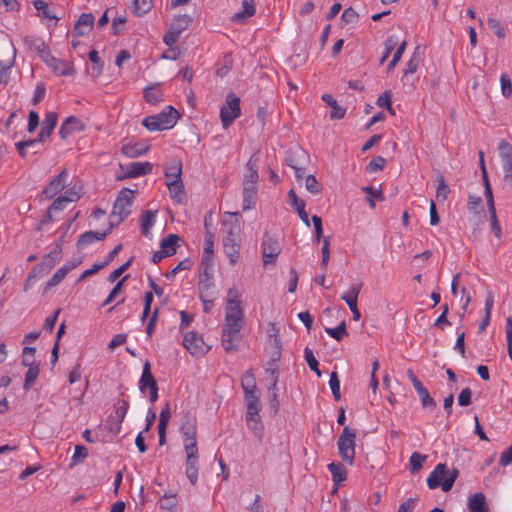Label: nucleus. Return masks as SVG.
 I'll return each mask as SVG.
<instances>
[{
    "instance_id": "dca6fc26",
    "label": "nucleus",
    "mask_w": 512,
    "mask_h": 512,
    "mask_svg": "<svg viewBox=\"0 0 512 512\" xmlns=\"http://www.w3.org/2000/svg\"><path fill=\"white\" fill-rule=\"evenodd\" d=\"M85 124L74 116L66 118L59 129V136L62 140H66L69 135L76 131H83Z\"/></svg>"
},
{
    "instance_id": "c756f323",
    "label": "nucleus",
    "mask_w": 512,
    "mask_h": 512,
    "mask_svg": "<svg viewBox=\"0 0 512 512\" xmlns=\"http://www.w3.org/2000/svg\"><path fill=\"white\" fill-rule=\"evenodd\" d=\"M328 470L332 474L333 482L338 485L344 482L347 478V469L340 462H332L328 465Z\"/></svg>"
},
{
    "instance_id": "cd10ccee",
    "label": "nucleus",
    "mask_w": 512,
    "mask_h": 512,
    "mask_svg": "<svg viewBox=\"0 0 512 512\" xmlns=\"http://www.w3.org/2000/svg\"><path fill=\"white\" fill-rule=\"evenodd\" d=\"M149 149H150L149 145L135 143V144L123 145L121 148V151L124 155H126L129 158H137V157L147 153Z\"/></svg>"
},
{
    "instance_id": "4d7b16f0",
    "label": "nucleus",
    "mask_w": 512,
    "mask_h": 512,
    "mask_svg": "<svg viewBox=\"0 0 512 512\" xmlns=\"http://www.w3.org/2000/svg\"><path fill=\"white\" fill-rule=\"evenodd\" d=\"M89 60L94 64L92 71L94 76H99L102 72L103 63L100 61L98 52L92 50L88 54Z\"/></svg>"
},
{
    "instance_id": "a211bd4d",
    "label": "nucleus",
    "mask_w": 512,
    "mask_h": 512,
    "mask_svg": "<svg viewBox=\"0 0 512 512\" xmlns=\"http://www.w3.org/2000/svg\"><path fill=\"white\" fill-rule=\"evenodd\" d=\"M244 393V399L246 402L247 410H250V414L256 412V406H260V395L259 390L257 388V384L250 385L248 387H242Z\"/></svg>"
},
{
    "instance_id": "7ed1b4c3",
    "label": "nucleus",
    "mask_w": 512,
    "mask_h": 512,
    "mask_svg": "<svg viewBox=\"0 0 512 512\" xmlns=\"http://www.w3.org/2000/svg\"><path fill=\"white\" fill-rule=\"evenodd\" d=\"M458 476V468L447 470L446 464L439 463L428 476L427 486L429 489H435L441 486L443 492H448L452 489Z\"/></svg>"
},
{
    "instance_id": "6e6d98bb",
    "label": "nucleus",
    "mask_w": 512,
    "mask_h": 512,
    "mask_svg": "<svg viewBox=\"0 0 512 512\" xmlns=\"http://www.w3.org/2000/svg\"><path fill=\"white\" fill-rule=\"evenodd\" d=\"M406 46H407V42L406 41H403L399 47L397 48V50L395 51L394 55H393V58L392 60L389 62L388 66H387V72H390L392 71L396 65L398 64V62L400 61L405 49H406Z\"/></svg>"
},
{
    "instance_id": "09e8293b",
    "label": "nucleus",
    "mask_w": 512,
    "mask_h": 512,
    "mask_svg": "<svg viewBox=\"0 0 512 512\" xmlns=\"http://www.w3.org/2000/svg\"><path fill=\"white\" fill-rule=\"evenodd\" d=\"M81 190H82L81 186L74 184L72 187H70L69 189H67L65 191V193H64V195H62V197L65 198V200L68 203L76 202L81 198V195H82Z\"/></svg>"
},
{
    "instance_id": "c03bdc74",
    "label": "nucleus",
    "mask_w": 512,
    "mask_h": 512,
    "mask_svg": "<svg viewBox=\"0 0 512 512\" xmlns=\"http://www.w3.org/2000/svg\"><path fill=\"white\" fill-rule=\"evenodd\" d=\"M304 358L309 366V368L318 376H321V371L319 370V362L315 358L313 351L310 348H305L304 350Z\"/></svg>"
},
{
    "instance_id": "774afa93",
    "label": "nucleus",
    "mask_w": 512,
    "mask_h": 512,
    "mask_svg": "<svg viewBox=\"0 0 512 512\" xmlns=\"http://www.w3.org/2000/svg\"><path fill=\"white\" fill-rule=\"evenodd\" d=\"M133 258H130L125 263H123L120 267L115 269L108 276V281L113 283L115 282L121 275L124 273L132 264Z\"/></svg>"
},
{
    "instance_id": "6e6552de",
    "label": "nucleus",
    "mask_w": 512,
    "mask_h": 512,
    "mask_svg": "<svg viewBox=\"0 0 512 512\" xmlns=\"http://www.w3.org/2000/svg\"><path fill=\"white\" fill-rule=\"evenodd\" d=\"M223 247L224 252L229 259V263L231 265H235L239 260V251L241 247L238 227H230L227 235L223 239Z\"/></svg>"
},
{
    "instance_id": "3c124183",
    "label": "nucleus",
    "mask_w": 512,
    "mask_h": 512,
    "mask_svg": "<svg viewBox=\"0 0 512 512\" xmlns=\"http://www.w3.org/2000/svg\"><path fill=\"white\" fill-rule=\"evenodd\" d=\"M281 358V353L279 351H274L272 353L271 359L269 360L266 368V372L270 373L271 376H278L279 367L278 362Z\"/></svg>"
},
{
    "instance_id": "a18cd8bd",
    "label": "nucleus",
    "mask_w": 512,
    "mask_h": 512,
    "mask_svg": "<svg viewBox=\"0 0 512 512\" xmlns=\"http://www.w3.org/2000/svg\"><path fill=\"white\" fill-rule=\"evenodd\" d=\"M88 457V449L83 445H76L71 459L70 467L83 462Z\"/></svg>"
},
{
    "instance_id": "58836bf2",
    "label": "nucleus",
    "mask_w": 512,
    "mask_h": 512,
    "mask_svg": "<svg viewBox=\"0 0 512 512\" xmlns=\"http://www.w3.org/2000/svg\"><path fill=\"white\" fill-rule=\"evenodd\" d=\"M427 456L422 455L418 452L412 453L409 459V469L412 474L417 473L423 466V463L426 461Z\"/></svg>"
},
{
    "instance_id": "aec40b11",
    "label": "nucleus",
    "mask_w": 512,
    "mask_h": 512,
    "mask_svg": "<svg viewBox=\"0 0 512 512\" xmlns=\"http://www.w3.org/2000/svg\"><path fill=\"white\" fill-rule=\"evenodd\" d=\"M288 197H289L291 206H293L295 208V210L297 211L302 222L307 227H310L309 217H308L307 212L305 211V206H306L305 201L303 199L298 198L293 189H290L288 191Z\"/></svg>"
},
{
    "instance_id": "de8ad7c7",
    "label": "nucleus",
    "mask_w": 512,
    "mask_h": 512,
    "mask_svg": "<svg viewBox=\"0 0 512 512\" xmlns=\"http://www.w3.org/2000/svg\"><path fill=\"white\" fill-rule=\"evenodd\" d=\"M129 408V402L126 399H119L115 404V417L119 423L123 422Z\"/></svg>"
},
{
    "instance_id": "e433bc0d",
    "label": "nucleus",
    "mask_w": 512,
    "mask_h": 512,
    "mask_svg": "<svg viewBox=\"0 0 512 512\" xmlns=\"http://www.w3.org/2000/svg\"><path fill=\"white\" fill-rule=\"evenodd\" d=\"M192 21V18L188 15H179L177 16L173 23L171 24L170 28L174 31H176L178 34H181L184 30L188 28Z\"/></svg>"
},
{
    "instance_id": "37998d69",
    "label": "nucleus",
    "mask_w": 512,
    "mask_h": 512,
    "mask_svg": "<svg viewBox=\"0 0 512 512\" xmlns=\"http://www.w3.org/2000/svg\"><path fill=\"white\" fill-rule=\"evenodd\" d=\"M419 46L415 49V52L413 53L412 57L407 63V68L404 70V77H407L409 74H413L417 71L420 62L421 57L418 54Z\"/></svg>"
},
{
    "instance_id": "4c0bfd02",
    "label": "nucleus",
    "mask_w": 512,
    "mask_h": 512,
    "mask_svg": "<svg viewBox=\"0 0 512 512\" xmlns=\"http://www.w3.org/2000/svg\"><path fill=\"white\" fill-rule=\"evenodd\" d=\"M66 275L67 269L62 267L59 268L46 283L43 294H46L51 288L57 286L66 277Z\"/></svg>"
},
{
    "instance_id": "79ce46f5",
    "label": "nucleus",
    "mask_w": 512,
    "mask_h": 512,
    "mask_svg": "<svg viewBox=\"0 0 512 512\" xmlns=\"http://www.w3.org/2000/svg\"><path fill=\"white\" fill-rule=\"evenodd\" d=\"M152 8V0H134L133 13L136 16H143Z\"/></svg>"
},
{
    "instance_id": "39448f33",
    "label": "nucleus",
    "mask_w": 512,
    "mask_h": 512,
    "mask_svg": "<svg viewBox=\"0 0 512 512\" xmlns=\"http://www.w3.org/2000/svg\"><path fill=\"white\" fill-rule=\"evenodd\" d=\"M134 197L135 191L128 188H123L119 192L110 215V221H114V227L118 226L130 215Z\"/></svg>"
},
{
    "instance_id": "9b49d317",
    "label": "nucleus",
    "mask_w": 512,
    "mask_h": 512,
    "mask_svg": "<svg viewBox=\"0 0 512 512\" xmlns=\"http://www.w3.org/2000/svg\"><path fill=\"white\" fill-rule=\"evenodd\" d=\"M152 164L150 162H132L127 165L126 170L119 176L117 180H123L127 178H136L142 175L151 173Z\"/></svg>"
},
{
    "instance_id": "bb28decb",
    "label": "nucleus",
    "mask_w": 512,
    "mask_h": 512,
    "mask_svg": "<svg viewBox=\"0 0 512 512\" xmlns=\"http://www.w3.org/2000/svg\"><path fill=\"white\" fill-rule=\"evenodd\" d=\"M145 100L152 105H156L163 101V92L160 88V84H152L146 87L143 91Z\"/></svg>"
},
{
    "instance_id": "ea45409f",
    "label": "nucleus",
    "mask_w": 512,
    "mask_h": 512,
    "mask_svg": "<svg viewBox=\"0 0 512 512\" xmlns=\"http://www.w3.org/2000/svg\"><path fill=\"white\" fill-rule=\"evenodd\" d=\"M325 332L337 341H341L344 337L348 336L344 320L335 328H325Z\"/></svg>"
},
{
    "instance_id": "603ef678",
    "label": "nucleus",
    "mask_w": 512,
    "mask_h": 512,
    "mask_svg": "<svg viewBox=\"0 0 512 512\" xmlns=\"http://www.w3.org/2000/svg\"><path fill=\"white\" fill-rule=\"evenodd\" d=\"M437 182H438V186H437V190H436V198L438 200L445 201L448 197V194L450 193V189H449L448 185L446 184L443 176H441V175L438 176Z\"/></svg>"
},
{
    "instance_id": "9d476101",
    "label": "nucleus",
    "mask_w": 512,
    "mask_h": 512,
    "mask_svg": "<svg viewBox=\"0 0 512 512\" xmlns=\"http://www.w3.org/2000/svg\"><path fill=\"white\" fill-rule=\"evenodd\" d=\"M279 253L280 246L278 241L266 233L262 242V256L264 266L269 263H274Z\"/></svg>"
},
{
    "instance_id": "338daca9",
    "label": "nucleus",
    "mask_w": 512,
    "mask_h": 512,
    "mask_svg": "<svg viewBox=\"0 0 512 512\" xmlns=\"http://www.w3.org/2000/svg\"><path fill=\"white\" fill-rule=\"evenodd\" d=\"M501 161L512 158V145L506 140H501L498 147Z\"/></svg>"
},
{
    "instance_id": "f704fd0d",
    "label": "nucleus",
    "mask_w": 512,
    "mask_h": 512,
    "mask_svg": "<svg viewBox=\"0 0 512 512\" xmlns=\"http://www.w3.org/2000/svg\"><path fill=\"white\" fill-rule=\"evenodd\" d=\"M180 237L177 234H169L166 238L160 242L161 250H167L168 256H172L176 253V245Z\"/></svg>"
},
{
    "instance_id": "a19ab883",
    "label": "nucleus",
    "mask_w": 512,
    "mask_h": 512,
    "mask_svg": "<svg viewBox=\"0 0 512 512\" xmlns=\"http://www.w3.org/2000/svg\"><path fill=\"white\" fill-rule=\"evenodd\" d=\"M177 504V496L174 493H165L159 500V508L161 510L176 508Z\"/></svg>"
},
{
    "instance_id": "4468645a",
    "label": "nucleus",
    "mask_w": 512,
    "mask_h": 512,
    "mask_svg": "<svg viewBox=\"0 0 512 512\" xmlns=\"http://www.w3.org/2000/svg\"><path fill=\"white\" fill-rule=\"evenodd\" d=\"M261 410V405L256 406V412L255 414H250V410H247L246 412V422L247 426L252 430L255 437L258 439L259 442L263 441L264 438V426L261 422V418L259 415V412Z\"/></svg>"
},
{
    "instance_id": "7c9ffc66",
    "label": "nucleus",
    "mask_w": 512,
    "mask_h": 512,
    "mask_svg": "<svg viewBox=\"0 0 512 512\" xmlns=\"http://www.w3.org/2000/svg\"><path fill=\"white\" fill-rule=\"evenodd\" d=\"M362 285V283L353 284L347 293L341 295V299L346 302L350 310L357 307V300L362 289Z\"/></svg>"
},
{
    "instance_id": "4be33fe9",
    "label": "nucleus",
    "mask_w": 512,
    "mask_h": 512,
    "mask_svg": "<svg viewBox=\"0 0 512 512\" xmlns=\"http://www.w3.org/2000/svg\"><path fill=\"white\" fill-rule=\"evenodd\" d=\"M257 191V184L243 182V210H249L254 207Z\"/></svg>"
},
{
    "instance_id": "412c9836",
    "label": "nucleus",
    "mask_w": 512,
    "mask_h": 512,
    "mask_svg": "<svg viewBox=\"0 0 512 512\" xmlns=\"http://www.w3.org/2000/svg\"><path fill=\"white\" fill-rule=\"evenodd\" d=\"M242 7H243L242 11L235 13L231 17V21L233 23L244 22L247 19H249L250 17H252L256 12L255 3L253 0H244L242 2Z\"/></svg>"
},
{
    "instance_id": "e2e57ef3",
    "label": "nucleus",
    "mask_w": 512,
    "mask_h": 512,
    "mask_svg": "<svg viewBox=\"0 0 512 512\" xmlns=\"http://www.w3.org/2000/svg\"><path fill=\"white\" fill-rule=\"evenodd\" d=\"M501 91L505 98H509L512 94L511 79L508 74L503 73L500 77Z\"/></svg>"
},
{
    "instance_id": "2eb2a0df",
    "label": "nucleus",
    "mask_w": 512,
    "mask_h": 512,
    "mask_svg": "<svg viewBox=\"0 0 512 512\" xmlns=\"http://www.w3.org/2000/svg\"><path fill=\"white\" fill-rule=\"evenodd\" d=\"M94 16L92 13H82L73 28V36L80 37L88 34L94 25Z\"/></svg>"
},
{
    "instance_id": "bf43d9fd",
    "label": "nucleus",
    "mask_w": 512,
    "mask_h": 512,
    "mask_svg": "<svg viewBox=\"0 0 512 512\" xmlns=\"http://www.w3.org/2000/svg\"><path fill=\"white\" fill-rule=\"evenodd\" d=\"M420 397V401L423 408H429V409H435L436 408V402L435 400L430 396L429 391L425 388L421 392L418 393Z\"/></svg>"
},
{
    "instance_id": "ddd939ff",
    "label": "nucleus",
    "mask_w": 512,
    "mask_h": 512,
    "mask_svg": "<svg viewBox=\"0 0 512 512\" xmlns=\"http://www.w3.org/2000/svg\"><path fill=\"white\" fill-rule=\"evenodd\" d=\"M67 176L68 172L66 169H63L57 176H55L43 190L45 197L52 199L62 191L65 187Z\"/></svg>"
},
{
    "instance_id": "f03ea898",
    "label": "nucleus",
    "mask_w": 512,
    "mask_h": 512,
    "mask_svg": "<svg viewBox=\"0 0 512 512\" xmlns=\"http://www.w3.org/2000/svg\"><path fill=\"white\" fill-rule=\"evenodd\" d=\"M180 433L186 452L185 474L190 483L195 485L198 479L197 419L190 411L183 413Z\"/></svg>"
},
{
    "instance_id": "72a5a7b5",
    "label": "nucleus",
    "mask_w": 512,
    "mask_h": 512,
    "mask_svg": "<svg viewBox=\"0 0 512 512\" xmlns=\"http://www.w3.org/2000/svg\"><path fill=\"white\" fill-rule=\"evenodd\" d=\"M198 290L200 298H216L215 285L212 280H199Z\"/></svg>"
},
{
    "instance_id": "c9c22d12",
    "label": "nucleus",
    "mask_w": 512,
    "mask_h": 512,
    "mask_svg": "<svg viewBox=\"0 0 512 512\" xmlns=\"http://www.w3.org/2000/svg\"><path fill=\"white\" fill-rule=\"evenodd\" d=\"M40 365H33L32 367L28 368V371L25 374L23 389L25 391H28L36 382L38 376H39V369Z\"/></svg>"
},
{
    "instance_id": "20e7f679",
    "label": "nucleus",
    "mask_w": 512,
    "mask_h": 512,
    "mask_svg": "<svg viewBox=\"0 0 512 512\" xmlns=\"http://www.w3.org/2000/svg\"><path fill=\"white\" fill-rule=\"evenodd\" d=\"M179 117L178 110L172 106H167L162 112L145 117L142 124L149 131H161L174 127Z\"/></svg>"
},
{
    "instance_id": "a878e982",
    "label": "nucleus",
    "mask_w": 512,
    "mask_h": 512,
    "mask_svg": "<svg viewBox=\"0 0 512 512\" xmlns=\"http://www.w3.org/2000/svg\"><path fill=\"white\" fill-rule=\"evenodd\" d=\"M202 338H199L195 332H188L183 338L184 347L192 354H198L201 350Z\"/></svg>"
},
{
    "instance_id": "c85d7f7f",
    "label": "nucleus",
    "mask_w": 512,
    "mask_h": 512,
    "mask_svg": "<svg viewBox=\"0 0 512 512\" xmlns=\"http://www.w3.org/2000/svg\"><path fill=\"white\" fill-rule=\"evenodd\" d=\"M322 100L327 103L331 108V120H339L345 116L346 110L338 105L337 101L330 94H323Z\"/></svg>"
},
{
    "instance_id": "473e14b6",
    "label": "nucleus",
    "mask_w": 512,
    "mask_h": 512,
    "mask_svg": "<svg viewBox=\"0 0 512 512\" xmlns=\"http://www.w3.org/2000/svg\"><path fill=\"white\" fill-rule=\"evenodd\" d=\"M15 54L16 50L12 47V57L7 61H0V85H6L9 81V70L14 63Z\"/></svg>"
},
{
    "instance_id": "1a4fd4ad",
    "label": "nucleus",
    "mask_w": 512,
    "mask_h": 512,
    "mask_svg": "<svg viewBox=\"0 0 512 512\" xmlns=\"http://www.w3.org/2000/svg\"><path fill=\"white\" fill-rule=\"evenodd\" d=\"M240 114V98L233 93L228 94L226 105H224L220 110V118L223 128H228L233 121L240 116Z\"/></svg>"
},
{
    "instance_id": "69168bd1",
    "label": "nucleus",
    "mask_w": 512,
    "mask_h": 512,
    "mask_svg": "<svg viewBox=\"0 0 512 512\" xmlns=\"http://www.w3.org/2000/svg\"><path fill=\"white\" fill-rule=\"evenodd\" d=\"M501 161L512 158V145L506 140H501L498 147Z\"/></svg>"
},
{
    "instance_id": "680f3d73",
    "label": "nucleus",
    "mask_w": 512,
    "mask_h": 512,
    "mask_svg": "<svg viewBox=\"0 0 512 512\" xmlns=\"http://www.w3.org/2000/svg\"><path fill=\"white\" fill-rule=\"evenodd\" d=\"M487 23L488 27L496 34L498 38L505 37V30L500 20L490 17L488 18Z\"/></svg>"
},
{
    "instance_id": "f8f14e48",
    "label": "nucleus",
    "mask_w": 512,
    "mask_h": 512,
    "mask_svg": "<svg viewBox=\"0 0 512 512\" xmlns=\"http://www.w3.org/2000/svg\"><path fill=\"white\" fill-rule=\"evenodd\" d=\"M114 228V221H109V227L107 230L99 232V231H86L83 234L80 235L78 241H77V248L81 249L94 241H101L104 240L112 231Z\"/></svg>"
},
{
    "instance_id": "052dcab7",
    "label": "nucleus",
    "mask_w": 512,
    "mask_h": 512,
    "mask_svg": "<svg viewBox=\"0 0 512 512\" xmlns=\"http://www.w3.org/2000/svg\"><path fill=\"white\" fill-rule=\"evenodd\" d=\"M502 162V168H503V180L506 182V184L512 188V158L511 159H504Z\"/></svg>"
},
{
    "instance_id": "6ab92c4d",
    "label": "nucleus",
    "mask_w": 512,
    "mask_h": 512,
    "mask_svg": "<svg viewBox=\"0 0 512 512\" xmlns=\"http://www.w3.org/2000/svg\"><path fill=\"white\" fill-rule=\"evenodd\" d=\"M158 388L157 381L153 374L151 373V366L148 361L144 363L143 371L141 378L139 380V389L142 393L148 389L151 391L152 389Z\"/></svg>"
},
{
    "instance_id": "0e129e2a",
    "label": "nucleus",
    "mask_w": 512,
    "mask_h": 512,
    "mask_svg": "<svg viewBox=\"0 0 512 512\" xmlns=\"http://www.w3.org/2000/svg\"><path fill=\"white\" fill-rule=\"evenodd\" d=\"M359 14L352 7H348L344 10L341 15V21L344 24L356 23L358 21Z\"/></svg>"
},
{
    "instance_id": "864d4df0",
    "label": "nucleus",
    "mask_w": 512,
    "mask_h": 512,
    "mask_svg": "<svg viewBox=\"0 0 512 512\" xmlns=\"http://www.w3.org/2000/svg\"><path fill=\"white\" fill-rule=\"evenodd\" d=\"M193 265V261L190 258H185L181 260L176 267L172 270L168 271L165 276L170 279L173 278L179 271L181 270H189Z\"/></svg>"
},
{
    "instance_id": "b1692460",
    "label": "nucleus",
    "mask_w": 512,
    "mask_h": 512,
    "mask_svg": "<svg viewBox=\"0 0 512 512\" xmlns=\"http://www.w3.org/2000/svg\"><path fill=\"white\" fill-rule=\"evenodd\" d=\"M468 509L470 512H488L486 497L482 492L475 493L468 499Z\"/></svg>"
},
{
    "instance_id": "49530a36",
    "label": "nucleus",
    "mask_w": 512,
    "mask_h": 512,
    "mask_svg": "<svg viewBox=\"0 0 512 512\" xmlns=\"http://www.w3.org/2000/svg\"><path fill=\"white\" fill-rule=\"evenodd\" d=\"M305 187L312 194H320L323 190L322 184L314 175H308L305 178Z\"/></svg>"
},
{
    "instance_id": "5fc2aeb1",
    "label": "nucleus",
    "mask_w": 512,
    "mask_h": 512,
    "mask_svg": "<svg viewBox=\"0 0 512 512\" xmlns=\"http://www.w3.org/2000/svg\"><path fill=\"white\" fill-rule=\"evenodd\" d=\"M56 260L53 256L47 254L43 260L35 265L34 267H40L39 272L42 275L47 274L54 266H55Z\"/></svg>"
},
{
    "instance_id": "f3484780",
    "label": "nucleus",
    "mask_w": 512,
    "mask_h": 512,
    "mask_svg": "<svg viewBox=\"0 0 512 512\" xmlns=\"http://www.w3.org/2000/svg\"><path fill=\"white\" fill-rule=\"evenodd\" d=\"M309 156L305 150L300 147H296L295 149H290L287 152V156L285 158V162L292 169L306 165L308 162Z\"/></svg>"
},
{
    "instance_id": "13d9d810",
    "label": "nucleus",
    "mask_w": 512,
    "mask_h": 512,
    "mask_svg": "<svg viewBox=\"0 0 512 512\" xmlns=\"http://www.w3.org/2000/svg\"><path fill=\"white\" fill-rule=\"evenodd\" d=\"M33 5L36 10L41 11L43 13V16L48 19H58V17L51 12V10L48 8V4L43 0H34Z\"/></svg>"
},
{
    "instance_id": "0eeeda50",
    "label": "nucleus",
    "mask_w": 512,
    "mask_h": 512,
    "mask_svg": "<svg viewBox=\"0 0 512 512\" xmlns=\"http://www.w3.org/2000/svg\"><path fill=\"white\" fill-rule=\"evenodd\" d=\"M356 432L350 427L345 426L337 441V447L340 457L348 465L354 464L355 458Z\"/></svg>"
},
{
    "instance_id": "2f4dec72",
    "label": "nucleus",
    "mask_w": 512,
    "mask_h": 512,
    "mask_svg": "<svg viewBox=\"0 0 512 512\" xmlns=\"http://www.w3.org/2000/svg\"><path fill=\"white\" fill-rule=\"evenodd\" d=\"M156 212L151 210H145L141 216V232L144 236L150 235V229L154 225Z\"/></svg>"
},
{
    "instance_id": "393cba45",
    "label": "nucleus",
    "mask_w": 512,
    "mask_h": 512,
    "mask_svg": "<svg viewBox=\"0 0 512 512\" xmlns=\"http://www.w3.org/2000/svg\"><path fill=\"white\" fill-rule=\"evenodd\" d=\"M248 172L244 175L243 182L258 184V157L253 154L246 163Z\"/></svg>"
},
{
    "instance_id": "423d86ee",
    "label": "nucleus",
    "mask_w": 512,
    "mask_h": 512,
    "mask_svg": "<svg viewBox=\"0 0 512 512\" xmlns=\"http://www.w3.org/2000/svg\"><path fill=\"white\" fill-rule=\"evenodd\" d=\"M174 172L165 171V177L167 178L166 186L168 187L171 198L182 204L186 201V193L184 189V184L181 179L182 174V163L179 160H176L174 163Z\"/></svg>"
},
{
    "instance_id": "f257e3e1",
    "label": "nucleus",
    "mask_w": 512,
    "mask_h": 512,
    "mask_svg": "<svg viewBox=\"0 0 512 512\" xmlns=\"http://www.w3.org/2000/svg\"><path fill=\"white\" fill-rule=\"evenodd\" d=\"M240 297L236 287H231L227 292L225 323L222 330V346L226 352L237 351L241 340L240 331L244 324V312Z\"/></svg>"
},
{
    "instance_id": "5701e85b",
    "label": "nucleus",
    "mask_w": 512,
    "mask_h": 512,
    "mask_svg": "<svg viewBox=\"0 0 512 512\" xmlns=\"http://www.w3.org/2000/svg\"><path fill=\"white\" fill-rule=\"evenodd\" d=\"M58 116L55 112H47L45 114V119L42 123L41 130L38 134L40 139L45 140L46 138L50 137L56 124H57Z\"/></svg>"
},
{
    "instance_id": "8fccbe9b",
    "label": "nucleus",
    "mask_w": 512,
    "mask_h": 512,
    "mask_svg": "<svg viewBox=\"0 0 512 512\" xmlns=\"http://www.w3.org/2000/svg\"><path fill=\"white\" fill-rule=\"evenodd\" d=\"M39 269L40 267H33L32 270L29 272L23 286L24 292H27L36 283L37 280L44 276L39 272Z\"/></svg>"
}]
</instances>
